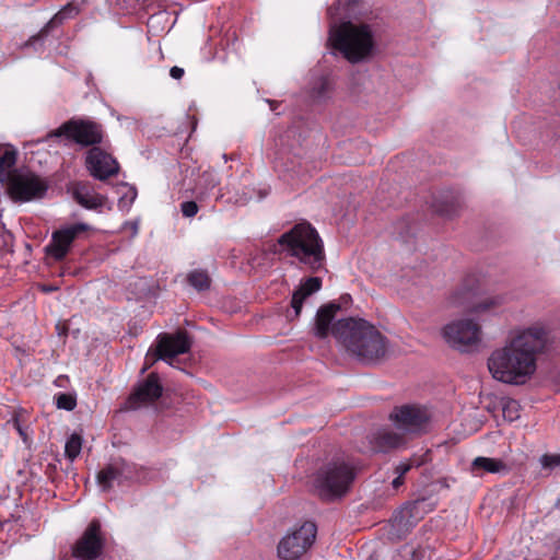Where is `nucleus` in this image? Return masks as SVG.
Listing matches in <instances>:
<instances>
[{"label":"nucleus","instance_id":"f257e3e1","mask_svg":"<svg viewBox=\"0 0 560 560\" xmlns=\"http://www.w3.org/2000/svg\"><path fill=\"white\" fill-rule=\"evenodd\" d=\"M548 342L549 334L544 327L523 330L491 353L488 359L490 373L502 383L524 384L536 371V354L542 352Z\"/></svg>","mask_w":560,"mask_h":560},{"label":"nucleus","instance_id":"f03ea898","mask_svg":"<svg viewBox=\"0 0 560 560\" xmlns=\"http://www.w3.org/2000/svg\"><path fill=\"white\" fill-rule=\"evenodd\" d=\"M332 336L366 364L383 361L389 351L388 339L375 326L362 318L339 319L332 325Z\"/></svg>","mask_w":560,"mask_h":560},{"label":"nucleus","instance_id":"7ed1b4c3","mask_svg":"<svg viewBox=\"0 0 560 560\" xmlns=\"http://www.w3.org/2000/svg\"><path fill=\"white\" fill-rule=\"evenodd\" d=\"M279 253L295 258L301 269L317 272L325 267L324 243L311 223L303 221L294 224L277 240Z\"/></svg>","mask_w":560,"mask_h":560},{"label":"nucleus","instance_id":"20e7f679","mask_svg":"<svg viewBox=\"0 0 560 560\" xmlns=\"http://www.w3.org/2000/svg\"><path fill=\"white\" fill-rule=\"evenodd\" d=\"M329 42L350 62L357 63L370 57L374 48V37L368 24L346 21L330 22Z\"/></svg>","mask_w":560,"mask_h":560},{"label":"nucleus","instance_id":"39448f33","mask_svg":"<svg viewBox=\"0 0 560 560\" xmlns=\"http://www.w3.org/2000/svg\"><path fill=\"white\" fill-rule=\"evenodd\" d=\"M354 478V467L345 460L336 459L317 471L315 488L320 499L332 501L343 497L350 490Z\"/></svg>","mask_w":560,"mask_h":560},{"label":"nucleus","instance_id":"423d86ee","mask_svg":"<svg viewBox=\"0 0 560 560\" xmlns=\"http://www.w3.org/2000/svg\"><path fill=\"white\" fill-rule=\"evenodd\" d=\"M450 303L463 307L470 314L481 315L500 307L503 299L498 295H482L477 280L468 277L452 292Z\"/></svg>","mask_w":560,"mask_h":560},{"label":"nucleus","instance_id":"0eeeda50","mask_svg":"<svg viewBox=\"0 0 560 560\" xmlns=\"http://www.w3.org/2000/svg\"><path fill=\"white\" fill-rule=\"evenodd\" d=\"M3 186L14 202L42 199L48 190L47 180L28 170H15L13 177Z\"/></svg>","mask_w":560,"mask_h":560},{"label":"nucleus","instance_id":"6e6552de","mask_svg":"<svg viewBox=\"0 0 560 560\" xmlns=\"http://www.w3.org/2000/svg\"><path fill=\"white\" fill-rule=\"evenodd\" d=\"M103 136L104 131L102 125L93 120L77 118L69 119L48 133V138L66 137L81 147L91 148L102 143Z\"/></svg>","mask_w":560,"mask_h":560},{"label":"nucleus","instance_id":"1a4fd4ad","mask_svg":"<svg viewBox=\"0 0 560 560\" xmlns=\"http://www.w3.org/2000/svg\"><path fill=\"white\" fill-rule=\"evenodd\" d=\"M443 337L452 348L467 352L480 342L481 328L472 319H458L443 328Z\"/></svg>","mask_w":560,"mask_h":560},{"label":"nucleus","instance_id":"9d476101","mask_svg":"<svg viewBox=\"0 0 560 560\" xmlns=\"http://www.w3.org/2000/svg\"><path fill=\"white\" fill-rule=\"evenodd\" d=\"M139 479V469L136 464L121 457L110 459L96 476L97 483L104 492L112 490L115 482L122 486Z\"/></svg>","mask_w":560,"mask_h":560},{"label":"nucleus","instance_id":"9b49d317","mask_svg":"<svg viewBox=\"0 0 560 560\" xmlns=\"http://www.w3.org/2000/svg\"><path fill=\"white\" fill-rule=\"evenodd\" d=\"M316 525L305 522L300 528L283 537L278 545V555L283 560H296L313 545Z\"/></svg>","mask_w":560,"mask_h":560},{"label":"nucleus","instance_id":"f8f14e48","mask_svg":"<svg viewBox=\"0 0 560 560\" xmlns=\"http://www.w3.org/2000/svg\"><path fill=\"white\" fill-rule=\"evenodd\" d=\"M105 538L101 522L93 520L73 547V556L81 560H94L102 555Z\"/></svg>","mask_w":560,"mask_h":560},{"label":"nucleus","instance_id":"ddd939ff","mask_svg":"<svg viewBox=\"0 0 560 560\" xmlns=\"http://www.w3.org/2000/svg\"><path fill=\"white\" fill-rule=\"evenodd\" d=\"M91 226L86 223H75L56 230L50 243L46 246V254L55 260H62L69 253L72 243L81 233L88 232Z\"/></svg>","mask_w":560,"mask_h":560},{"label":"nucleus","instance_id":"4468645a","mask_svg":"<svg viewBox=\"0 0 560 560\" xmlns=\"http://www.w3.org/2000/svg\"><path fill=\"white\" fill-rule=\"evenodd\" d=\"M191 339L187 331L178 330L175 334H161L158 337L155 360H163L170 365H173V360L178 354L189 352L191 348Z\"/></svg>","mask_w":560,"mask_h":560},{"label":"nucleus","instance_id":"2eb2a0df","mask_svg":"<svg viewBox=\"0 0 560 560\" xmlns=\"http://www.w3.org/2000/svg\"><path fill=\"white\" fill-rule=\"evenodd\" d=\"M85 166L92 177L102 182L119 172L116 159L100 147H93L86 152Z\"/></svg>","mask_w":560,"mask_h":560},{"label":"nucleus","instance_id":"dca6fc26","mask_svg":"<svg viewBox=\"0 0 560 560\" xmlns=\"http://www.w3.org/2000/svg\"><path fill=\"white\" fill-rule=\"evenodd\" d=\"M390 419L405 432L421 433L427 429L429 415L423 408L406 405L395 408Z\"/></svg>","mask_w":560,"mask_h":560},{"label":"nucleus","instance_id":"f3484780","mask_svg":"<svg viewBox=\"0 0 560 560\" xmlns=\"http://www.w3.org/2000/svg\"><path fill=\"white\" fill-rule=\"evenodd\" d=\"M163 387L156 373H150L140 382L126 401L128 409H138L142 405L154 402L162 396Z\"/></svg>","mask_w":560,"mask_h":560},{"label":"nucleus","instance_id":"a211bd4d","mask_svg":"<svg viewBox=\"0 0 560 560\" xmlns=\"http://www.w3.org/2000/svg\"><path fill=\"white\" fill-rule=\"evenodd\" d=\"M72 196L80 206L89 210H100L107 201L106 196L95 192L92 186L84 182L74 184Z\"/></svg>","mask_w":560,"mask_h":560},{"label":"nucleus","instance_id":"6ab92c4d","mask_svg":"<svg viewBox=\"0 0 560 560\" xmlns=\"http://www.w3.org/2000/svg\"><path fill=\"white\" fill-rule=\"evenodd\" d=\"M322 288V279L319 277H310L301 281L299 288L293 292L291 307L294 318L301 314L303 302Z\"/></svg>","mask_w":560,"mask_h":560},{"label":"nucleus","instance_id":"aec40b11","mask_svg":"<svg viewBox=\"0 0 560 560\" xmlns=\"http://www.w3.org/2000/svg\"><path fill=\"white\" fill-rule=\"evenodd\" d=\"M339 310L340 306L336 303L325 304L317 310L314 325L316 337L325 339L329 332L332 334V326L330 327V325Z\"/></svg>","mask_w":560,"mask_h":560},{"label":"nucleus","instance_id":"412c9836","mask_svg":"<svg viewBox=\"0 0 560 560\" xmlns=\"http://www.w3.org/2000/svg\"><path fill=\"white\" fill-rule=\"evenodd\" d=\"M79 12L80 9L78 5L73 3L66 4L49 20V22L40 30L37 35L32 36L27 40L26 46L35 45L36 42L47 36L52 28L62 24L66 20L77 16Z\"/></svg>","mask_w":560,"mask_h":560},{"label":"nucleus","instance_id":"4be33fe9","mask_svg":"<svg viewBox=\"0 0 560 560\" xmlns=\"http://www.w3.org/2000/svg\"><path fill=\"white\" fill-rule=\"evenodd\" d=\"M404 444V436L390 430L378 431L374 436L373 450L387 452Z\"/></svg>","mask_w":560,"mask_h":560},{"label":"nucleus","instance_id":"5701e85b","mask_svg":"<svg viewBox=\"0 0 560 560\" xmlns=\"http://www.w3.org/2000/svg\"><path fill=\"white\" fill-rule=\"evenodd\" d=\"M362 0H338L327 9V15L331 22H338L341 18H351L357 14V8Z\"/></svg>","mask_w":560,"mask_h":560},{"label":"nucleus","instance_id":"b1692460","mask_svg":"<svg viewBox=\"0 0 560 560\" xmlns=\"http://www.w3.org/2000/svg\"><path fill=\"white\" fill-rule=\"evenodd\" d=\"M479 470L490 472V474H500V472H506L508 466L502 459L479 456L472 460L471 471H472V474L478 476Z\"/></svg>","mask_w":560,"mask_h":560},{"label":"nucleus","instance_id":"393cba45","mask_svg":"<svg viewBox=\"0 0 560 560\" xmlns=\"http://www.w3.org/2000/svg\"><path fill=\"white\" fill-rule=\"evenodd\" d=\"M16 159L18 151L13 147H8L0 155V183L2 185L13 177Z\"/></svg>","mask_w":560,"mask_h":560},{"label":"nucleus","instance_id":"a878e982","mask_svg":"<svg viewBox=\"0 0 560 560\" xmlns=\"http://www.w3.org/2000/svg\"><path fill=\"white\" fill-rule=\"evenodd\" d=\"M218 185V180L212 172H203L199 175L196 186L194 188V194L197 199H205L209 191L212 190Z\"/></svg>","mask_w":560,"mask_h":560},{"label":"nucleus","instance_id":"bb28decb","mask_svg":"<svg viewBox=\"0 0 560 560\" xmlns=\"http://www.w3.org/2000/svg\"><path fill=\"white\" fill-rule=\"evenodd\" d=\"M433 211L444 218H453L458 213L459 202L454 198H436L432 203Z\"/></svg>","mask_w":560,"mask_h":560},{"label":"nucleus","instance_id":"cd10ccee","mask_svg":"<svg viewBox=\"0 0 560 560\" xmlns=\"http://www.w3.org/2000/svg\"><path fill=\"white\" fill-rule=\"evenodd\" d=\"M187 282L197 291H207L211 285V278L208 271L195 269L187 275Z\"/></svg>","mask_w":560,"mask_h":560},{"label":"nucleus","instance_id":"c85d7f7f","mask_svg":"<svg viewBox=\"0 0 560 560\" xmlns=\"http://www.w3.org/2000/svg\"><path fill=\"white\" fill-rule=\"evenodd\" d=\"M82 447V439L79 434L73 433L66 442L65 453L66 456L73 460L78 457Z\"/></svg>","mask_w":560,"mask_h":560},{"label":"nucleus","instance_id":"c756f323","mask_svg":"<svg viewBox=\"0 0 560 560\" xmlns=\"http://www.w3.org/2000/svg\"><path fill=\"white\" fill-rule=\"evenodd\" d=\"M428 452L420 457H411L407 463H400L396 466L395 472L397 476H405L412 467H419L428 460Z\"/></svg>","mask_w":560,"mask_h":560},{"label":"nucleus","instance_id":"7c9ffc66","mask_svg":"<svg viewBox=\"0 0 560 560\" xmlns=\"http://www.w3.org/2000/svg\"><path fill=\"white\" fill-rule=\"evenodd\" d=\"M122 187L126 189V191L119 198L118 207L120 209L129 210V208L137 198V190L135 187L129 186L128 184H124Z\"/></svg>","mask_w":560,"mask_h":560},{"label":"nucleus","instance_id":"2f4dec72","mask_svg":"<svg viewBox=\"0 0 560 560\" xmlns=\"http://www.w3.org/2000/svg\"><path fill=\"white\" fill-rule=\"evenodd\" d=\"M56 406L58 409H65L71 411L77 406V398L72 394L60 393L56 395Z\"/></svg>","mask_w":560,"mask_h":560},{"label":"nucleus","instance_id":"473e14b6","mask_svg":"<svg viewBox=\"0 0 560 560\" xmlns=\"http://www.w3.org/2000/svg\"><path fill=\"white\" fill-rule=\"evenodd\" d=\"M503 417L509 421L520 418V404L514 399H509L503 405Z\"/></svg>","mask_w":560,"mask_h":560},{"label":"nucleus","instance_id":"72a5a7b5","mask_svg":"<svg viewBox=\"0 0 560 560\" xmlns=\"http://www.w3.org/2000/svg\"><path fill=\"white\" fill-rule=\"evenodd\" d=\"M198 209L199 208H198L197 203L192 200L184 201L180 205V211H182L183 215L186 218L195 217L198 212Z\"/></svg>","mask_w":560,"mask_h":560},{"label":"nucleus","instance_id":"f704fd0d","mask_svg":"<svg viewBox=\"0 0 560 560\" xmlns=\"http://www.w3.org/2000/svg\"><path fill=\"white\" fill-rule=\"evenodd\" d=\"M540 462L545 468H553L560 466V455H544Z\"/></svg>","mask_w":560,"mask_h":560},{"label":"nucleus","instance_id":"c9c22d12","mask_svg":"<svg viewBox=\"0 0 560 560\" xmlns=\"http://www.w3.org/2000/svg\"><path fill=\"white\" fill-rule=\"evenodd\" d=\"M184 73H185L184 69L180 67H177V66L172 67L170 70V75L175 80L182 79Z\"/></svg>","mask_w":560,"mask_h":560},{"label":"nucleus","instance_id":"e433bc0d","mask_svg":"<svg viewBox=\"0 0 560 560\" xmlns=\"http://www.w3.org/2000/svg\"><path fill=\"white\" fill-rule=\"evenodd\" d=\"M424 503H425L424 499H418V500L413 501L412 503H410L409 506H407V509H410V512L412 513L413 511L419 510L420 506Z\"/></svg>","mask_w":560,"mask_h":560},{"label":"nucleus","instance_id":"4c0bfd02","mask_svg":"<svg viewBox=\"0 0 560 560\" xmlns=\"http://www.w3.org/2000/svg\"><path fill=\"white\" fill-rule=\"evenodd\" d=\"M14 425H15L20 436L23 439L24 442H26L27 441V434H26L25 430L22 428V425L19 423L18 420H15Z\"/></svg>","mask_w":560,"mask_h":560},{"label":"nucleus","instance_id":"58836bf2","mask_svg":"<svg viewBox=\"0 0 560 560\" xmlns=\"http://www.w3.org/2000/svg\"><path fill=\"white\" fill-rule=\"evenodd\" d=\"M402 483H404V477L402 476H397L393 480L392 486H393L394 489H398Z\"/></svg>","mask_w":560,"mask_h":560},{"label":"nucleus","instance_id":"ea45409f","mask_svg":"<svg viewBox=\"0 0 560 560\" xmlns=\"http://www.w3.org/2000/svg\"><path fill=\"white\" fill-rule=\"evenodd\" d=\"M551 560H560V539L557 541L555 555Z\"/></svg>","mask_w":560,"mask_h":560},{"label":"nucleus","instance_id":"a19ab883","mask_svg":"<svg viewBox=\"0 0 560 560\" xmlns=\"http://www.w3.org/2000/svg\"><path fill=\"white\" fill-rule=\"evenodd\" d=\"M327 82L325 80L320 81V90L318 91V95L324 94V91L326 89Z\"/></svg>","mask_w":560,"mask_h":560},{"label":"nucleus","instance_id":"79ce46f5","mask_svg":"<svg viewBox=\"0 0 560 560\" xmlns=\"http://www.w3.org/2000/svg\"><path fill=\"white\" fill-rule=\"evenodd\" d=\"M56 329L58 330V335H60V336L67 334V328H65V327L61 328L60 325H57Z\"/></svg>","mask_w":560,"mask_h":560},{"label":"nucleus","instance_id":"37998d69","mask_svg":"<svg viewBox=\"0 0 560 560\" xmlns=\"http://www.w3.org/2000/svg\"><path fill=\"white\" fill-rule=\"evenodd\" d=\"M55 290H57L56 287H47V285L43 287V291L44 292H51V291H55Z\"/></svg>","mask_w":560,"mask_h":560},{"label":"nucleus","instance_id":"c03bdc74","mask_svg":"<svg viewBox=\"0 0 560 560\" xmlns=\"http://www.w3.org/2000/svg\"><path fill=\"white\" fill-rule=\"evenodd\" d=\"M149 368H150V363H147V364L142 368L141 373H144Z\"/></svg>","mask_w":560,"mask_h":560},{"label":"nucleus","instance_id":"a18cd8bd","mask_svg":"<svg viewBox=\"0 0 560 560\" xmlns=\"http://www.w3.org/2000/svg\"><path fill=\"white\" fill-rule=\"evenodd\" d=\"M269 103H270V105H271V110H275V109H276V107H275L276 102H271V101H269Z\"/></svg>","mask_w":560,"mask_h":560}]
</instances>
